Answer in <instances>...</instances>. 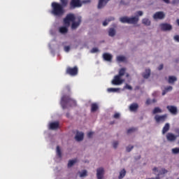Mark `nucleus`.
<instances>
[{
    "label": "nucleus",
    "mask_w": 179,
    "mask_h": 179,
    "mask_svg": "<svg viewBox=\"0 0 179 179\" xmlns=\"http://www.w3.org/2000/svg\"><path fill=\"white\" fill-rule=\"evenodd\" d=\"M127 69L125 68H122L119 70L118 74L113 77L111 80L112 85L115 86H119V85H122L124 82V79L122 78L126 73Z\"/></svg>",
    "instance_id": "nucleus-1"
},
{
    "label": "nucleus",
    "mask_w": 179,
    "mask_h": 179,
    "mask_svg": "<svg viewBox=\"0 0 179 179\" xmlns=\"http://www.w3.org/2000/svg\"><path fill=\"white\" fill-rule=\"evenodd\" d=\"M60 104L62 105L63 110H64V108H66L67 104H69L70 107H76V106H77V102L76 100L71 99L69 95H63L62 96Z\"/></svg>",
    "instance_id": "nucleus-2"
},
{
    "label": "nucleus",
    "mask_w": 179,
    "mask_h": 179,
    "mask_svg": "<svg viewBox=\"0 0 179 179\" xmlns=\"http://www.w3.org/2000/svg\"><path fill=\"white\" fill-rule=\"evenodd\" d=\"M64 12V8L60 3L56 2L52 3V14L56 16H62Z\"/></svg>",
    "instance_id": "nucleus-3"
},
{
    "label": "nucleus",
    "mask_w": 179,
    "mask_h": 179,
    "mask_svg": "<svg viewBox=\"0 0 179 179\" xmlns=\"http://www.w3.org/2000/svg\"><path fill=\"white\" fill-rule=\"evenodd\" d=\"M66 74L70 76H77L78 74V68L77 66L73 67H67L66 69Z\"/></svg>",
    "instance_id": "nucleus-4"
},
{
    "label": "nucleus",
    "mask_w": 179,
    "mask_h": 179,
    "mask_svg": "<svg viewBox=\"0 0 179 179\" xmlns=\"http://www.w3.org/2000/svg\"><path fill=\"white\" fill-rule=\"evenodd\" d=\"M76 16L73 13H69L66 15V17L64 18V23L65 25L69 26L71 22H73L74 20H76Z\"/></svg>",
    "instance_id": "nucleus-5"
},
{
    "label": "nucleus",
    "mask_w": 179,
    "mask_h": 179,
    "mask_svg": "<svg viewBox=\"0 0 179 179\" xmlns=\"http://www.w3.org/2000/svg\"><path fill=\"white\" fill-rule=\"evenodd\" d=\"M82 6V3L80 0H71L69 3V8L71 9H74Z\"/></svg>",
    "instance_id": "nucleus-6"
},
{
    "label": "nucleus",
    "mask_w": 179,
    "mask_h": 179,
    "mask_svg": "<svg viewBox=\"0 0 179 179\" xmlns=\"http://www.w3.org/2000/svg\"><path fill=\"white\" fill-rule=\"evenodd\" d=\"M167 118V115H157L155 116V120L156 121L157 123H164L165 122Z\"/></svg>",
    "instance_id": "nucleus-7"
},
{
    "label": "nucleus",
    "mask_w": 179,
    "mask_h": 179,
    "mask_svg": "<svg viewBox=\"0 0 179 179\" xmlns=\"http://www.w3.org/2000/svg\"><path fill=\"white\" fill-rule=\"evenodd\" d=\"M81 22H82L81 17H77L73 22H72V24L71 26V29H77L80 26Z\"/></svg>",
    "instance_id": "nucleus-8"
},
{
    "label": "nucleus",
    "mask_w": 179,
    "mask_h": 179,
    "mask_svg": "<svg viewBox=\"0 0 179 179\" xmlns=\"http://www.w3.org/2000/svg\"><path fill=\"white\" fill-rule=\"evenodd\" d=\"M167 110L171 113V114H173V115H176L178 114V108L174 106H166Z\"/></svg>",
    "instance_id": "nucleus-9"
},
{
    "label": "nucleus",
    "mask_w": 179,
    "mask_h": 179,
    "mask_svg": "<svg viewBox=\"0 0 179 179\" xmlns=\"http://www.w3.org/2000/svg\"><path fill=\"white\" fill-rule=\"evenodd\" d=\"M159 27L162 31H170L172 29V26L167 23H162Z\"/></svg>",
    "instance_id": "nucleus-10"
},
{
    "label": "nucleus",
    "mask_w": 179,
    "mask_h": 179,
    "mask_svg": "<svg viewBox=\"0 0 179 179\" xmlns=\"http://www.w3.org/2000/svg\"><path fill=\"white\" fill-rule=\"evenodd\" d=\"M103 175H104V169L103 168H99L96 169L97 179H103Z\"/></svg>",
    "instance_id": "nucleus-11"
},
{
    "label": "nucleus",
    "mask_w": 179,
    "mask_h": 179,
    "mask_svg": "<svg viewBox=\"0 0 179 179\" xmlns=\"http://www.w3.org/2000/svg\"><path fill=\"white\" fill-rule=\"evenodd\" d=\"M83 139H84V134L83 132L77 131L75 136V140L78 142H80L83 141Z\"/></svg>",
    "instance_id": "nucleus-12"
},
{
    "label": "nucleus",
    "mask_w": 179,
    "mask_h": 179,
    "mask_svg": "<svg viewBox=\"0 0 179 179\" xmlns=\"http://www.w3.org/2000/svg\"><path fill=\"white\" fill-rule=\"evenodd\" d=\"M165 17V15L163 12H157L154 14L153 15V18L155 20H162V19H164Z\"/></svg>",
    "instance_id": "nucleus-13"
},
{
    "label": "nucleus",
    "mask_w": 179,
    "mask_h": 179,
    "mask_svg": "<svg viewBox=\"0 0 179 179\" xmlns=\"http://www.w3.org/2000/svg\"><path fill=\"white\" fill-rule=\"evenodd\" d=\"M109 1L110 0H99L97 8L99 9L103 8Z\"/></svg>",
    "instance_id": "nucleus-14"
},
{
    "label": "nucleus",
    "mask_w": 179,
    "mask_h": 179,
    "mask_svg": "<svg viewBox=\"0 0 179 179\" xmlns=\"http://www.w3.org/2000/svg\"><path fill=\"white\" fill-rule=\"evenodd\" d=\"M59 122H52L50 124V130H57L59 129Z\"/></svg>",
    "instance_id": "nucleus-15"
},
{
    "label": "nucleus",
    "mask_w": 179,
    "mask_h": 179,
    "mask_svg": "<svg viewBox=\"0 0 179 179\" xmlns=\"http://www.w3.org/2000/svg\"><path fill=\"white\" fill-rule=\"evenodd\" d=\"M176 138H177L176 136H175L172 133H168L166 135V139L169 141H174L176 140Z\"/></svg>",
    "instance_id": "nucleus-16"
},
{
    "label": "nucleus",
    "mask_w": 179,
    "mask_h": 179,
    "mask_svg": "<svg viewBox=\"0 0 179 179\" xmlns=\"http://www.w3.org/2000/svg\"><path fill=\"white\" fill-rule=\"evenodd\" d=\"M139 20L138 17H129L128 24H136Z\"/></svg>",
    "instance_id": "nucleus-17"
},
{
    "label": "nucleus",
    "mask_w": 179,
    "mask_h": 179,
    "mask_svg": "<svg viewBox=\"0 0 179 179\" xmlns=\"http://www.w3.org/2000/svg\"><path fill=\"white\" fill-rule=\"evenodd\" d=\"M103 59H105L107 62H111L112 59H113V56L108 53H103Z\"/></svg>",
    "instance_id": "nucleus-18"
},
{
    "label": "nucleus",
    "mask_w": 179,
    "mask_h": 179,
    "mask_svg": "<svg viewBox=\"0 0 179 179\" xmlns=\"http://www.w3.org/2000/svg\"><path fill=\"white\" fill-rule=\"evenodd\" d=\"M151 71L150 69H145V72L143 73V78L144 79H148L150 76Z\"/></svg>",
    "instance_id": "nucleus-19"
},
{
    "label": "nucleus",
    "mask_w": 179,
    "mask_h": 179,
    "mask_svg": "<svg viewBox=\"0 0 179 179\" xmlns=\"http://www.w3.org/2000/svg\"><path fill=\"white\" fill-rule=\"evenodd\" d=\"M170 129V124L169 123H166L164 127L162 129V134H165Z\"/></svg>",
    "instance_id": "nucleus-20"
},
{
    "label": "nucleus",
    "mask_w": 179,
    "mask_h": 179,
    "mask_svg": "<svg viewBox=\"0 0 179 179\" xmlns=\"http://www.w3.org/2000/svg\"><path fill=\"white\" fill-rule=\"evenodd\" d=\"M138 108V105L137 103H132L129 106L130 111H136Z\"/></svg>",
    "instance_id": "nucleus-21"
},
{
    "label": "nucleus",
    "mask_w": 179,
    "mask_h": 179,
    "mask_svg": "<svg viewBox=\"0 0 179 179\" xmlns=\"http://www.w3.org/2000/svg\"><path fill=\"white\" fill-rule=\"evenodd\" d=\"M99 108V106L97 103H92L91 104V112L92 113H95V111H97Z\"/></svg>",
    "instance_id": "nucleus-22"
},
{
    "label": "nucleus",
    "mask_w": 179,
    "mask_h": 179,
    "mask_svg": "<svg viewBox=\"0 0 179 179\" xmlns=\"http://www.w3.org/2000/svg\"><path fill=\"white\" fill-rule=\"evenodd\" d=\"M116 34V31L114 28H110L108 30V36L113 37Z\"/></svg>",
    "instance_id": "nucleus-23"
},
{
    "label": "nucleus",
    "mask_w": 179,
    "mask_h": 179,
    "mask_svg": "<svg viewBox=\"0 0 179 179\" xmlns=\"http://www.w3.org/2000/svg\"><path fill=\"white\" fill-rule=\"evenodd\" d=\"M168 82L169 83H175V82H177V78L176 76H170Z\"/></svg>",
    "instance_id": "nucleus-24"
},
{
    "label": "nucleus",
    "mask_w": 179,
    "mask_h": 179,
    "mask_svg": "<svg viewBox=\"0 0 179 179\" xmlns=\"http://www.w3.org/2000/svg\"><path fill=\"white\" fill-rule=\"evenodd\" d=\"M126 170L125 169H122L120 172V175L118 176V179H122L125 177L126 176Z\"/></svg>",
    "instance_id": "nucleus-25"
},
{
    "label": "nucleus",
    "mask_w": 179,
    "mask_h": 179,
    "mask_svg": "<svg viewBox=\"0 0 179 179\" xmlns=\"http://www.w3.org/2000/svg\"><path fill=\"white\" fill-rule=\"evenodd\" d=\"M162 113V110L159 107H155L152 110V114H158Z\"/></svg>",
    "instance_id": "nucleus-26"
},
{
    "label": "nucleus",
    "mask_w": 179,
    "mask_h": 179,
    "mask_svg": "<svg viewBox=\"0 0 179 179\" xmlns=\"http://www.w3.org/2000/svg\"><path fill=\"white\" fill-rule=\"evenodd\" d=\"M142 23L146 25V26H150V24H151V22H150V20L149 19H148V18H144V19H143V20H142Z\"/></svg>",
    "instance_id": "nucleus-27"
},
{
    "label": "nucleus",
    "mask_w": 179,
    "mask_h": 179,
    "mask_svg": "<svg viewBox=\"0 0 179 179\" xmlns=\"http://www.w3.org/2000/svg\"><path fill=\"white\" fill-rule=\"evenodd\" d=\"M59 31H60L62 34H66L68 32V28L66 27H62L59 28Z\"/></svg>",
    "instance_id": "nucleus-28"
},
{
    "label": "nucleus",
    "mask_w": 179,
    "mask_h": 179,
    "mask_svg": "<svg viewBox=\"0 0 179 179\" xmlns=\"http://www.w3.org/2000/svg\"><path fill=\"white\" fill-rule=\"evenodd\" d=\"M77 162V159L69 160L68 162V168L72 167Z\"/></svg>",
    "instance_id": "nucleus-29"
},
{
    "label": "nucleus",
    "mask_w": 179,
    "mask_h": 179,
    "mask_svg": "<svg viewBox=\"0 0 179 179\" xmlns=\"http://www.w3.org/2000/svg\"><path fill=\"white\" fill-rule=\"evenodd\" d=\"M168 173V171L166 169H162L159 173H157L158 176H160L162 175H164Z\"/></svg>",
    "instance_id": "nucleus-30"
},
{
    "label": "nucleus",
    "mask_w": 179,
    "mask_h": 179,
    "mask_svg": "<svg viewBox=\"0 0 179 179\" xmlns=\"http://www.w3.org/2000/svg\"><path fill=\"white\" fill-rule=\"evenodd\" d=\"M115 20V18L111 17L108 18V20H104V21L103 22V26H106V25H108V24L109 22L113 21V20Z\"/></svg>",
    "instance_id": "nucleus-31"
},
{
    "label": "nucleus",
    "mask_w": 179,
    "mask_h": 179,
    "mask_svg": "<svg viewBox=\"0 0 179 179\" xmlns=\"http://www.w3.org/2000/svg\"><path fill=\"white\" fill-rule=\"evenodd\" d=\"M157 102V100L155 99L151 100L150 99H148L145 101V104L147 106H150V104H152V103H156Z\"/></svg>",
    "instance_id": "nucleus-32"
},
{
    "label": "nucleus",
    "mask_w": 179,
    "mask_h": 179,
    "mask_svg": "<svg viewBox=\"0 0 179 179\" xmlns=\"http://www.w3.org/2000/svg\"><path fill=\"white\" fill-rule=\"evenodd\" d=\"M120 21L123 23H129V17H122L120 18Z\"/></svg>",
    "instance_id": "nucleus-33"
},
{
    "label": "nucleus",
    "mask_w": 179,
    "mask_h": 179,
    "mask_svg": "<svg viewBox=\"0 0 179 179\" xmlns=\"http://www.w3.org/2000/svg\"><path fill=\"white\" fill-rule=\"evenodd\" d=\"M60 2H62V7L64 9L65 7L68 5V0H60Z\"/></svg>",
    "instance_id": "nucleus-34"
},
{
    "label": "nucleus",
    "mask_w": 179,
    "mask_h": 179,
    "mask_svg": "<svg viewBox=\"0 0 179 179\" xmlns=\"http://www.w3.org/2000/svg\"><path fill=\"white\" fill-rule=\"evenodd\" d=\"M56 151L57 152V156H59V157H62V152L59 145L56 148Z\"/></svg>",
    "instance_id": "nucleus-35"
},
{
    "label": "nucleus",
    "mask_w": 179,
    "mask_h": 179,
    "mask_svg": "<svg viewBox=\"0 0 179 179\" xmlns=\"http://www.w3.org/2000/svg\"><path fill=\"white\" fill-rule=\"evenodd\" d=\"M87 176V171L86 170H83L82 173L80 174V178H84Z\"/></svg>",
    "instance_id": "nucleus-36"
},
{
    "label": "nucleus",
    "mask_w": 179,
    "mask_h": 179,
    "mask_svg": "<svg viewBox=\"0 0 179 179\" xmlns=\"http://www.w3.org/2000/svg\"><path fill=\"white\" fill-rule=\"evenodd\" d=\"M136 131H137L136 128H130L127 130V134H129L135 132Z\"/></svg>",
    "instance_id": "nucleus-37"
},
{
    "label": "nucleus",
    "mask_w": 179,
    "mask_h": 179,
    "mask_svg": "<svg viewBox=\"0 0 179 179\" xmlns=\"http://www.w3.org/2000/svg\"><path fill=\"white\" fill-rule=\"evenodd\" d=\"M117 60L118 62H124L125 57L124 56H118V57H117Z\"/></svg>",
    "instance_id": "nucleus-38"
},
{
    "label": "nucleus",
    "mask_w": 179,
    "mask_h": 179,
    "mask_svg": "<svg viewBox=\"0 0 179 179\" xmlns=\"http://www.w3.org/2000/svg\"><path fill=\"white\" fill-rule=\"evenodd\" d=\"M172 152L174 155L179 154V148H175L172 149Z\"/></svg>",
    "instance_id": "nucleus-39"
},
{
    "label": "nucleus",
    "mask_w": 179,
    "mask_h": 179,
    "mask_svg": "<svg viewBox=\"0 0 179 179\" xmlns=\"http://www.w3.org/2000/svg\"><path fill=\"white\" fill-rule=\"evenodd\" d=\"M118 145H119L118 141H114L113 143V148L116 149L117 148Z\"/></svg>",
    "instance_id": "nucleus-40"
},
{
    "label": "nucleus",
    "mask_w": 179,
    "mask_h": 179,
    "mask_svg": "<svg viewBox=\"0 0 179 179\" xmlns=\"http://www.w3.org/2000/svg\"><path fill=\"white\" fill-rule=\"evenodd\" d=\"M134 149V146H128L126 148V151L127 152H130Z\"/></svg>",
    "instance_id": "nucleus-41"
},
{
    "label": "nucleus",
    "mask_w": 179,
    "mask_h": 179,
    "mask_svg": "<svg viewBox=\"0 0 179 179\" xmlns=\"http://www.w3.org/2000/svg\"><path fill=\"white\" fill-rule=\"evenodd\" d=\"M124 89H127L128 90H132V87L128 84H126Z\"/></svg>",
    "instance_id": "nucleus-42"
},
{
    "label": "nucleus",
    "mask_w": 179,
    "mask_h": 179,
    "mask_svg": "<svg viewBox=\"0 0 179 179\" xmlns=\"http://www.w3.org/2000/svg\"><path fill=\"white\" fill-rule=\"evenodd\" d=\"M120 114L118 113H115L114 115H113V118H115L116 120H117L118 118H120Z\"/></svg>",
    "instance_id": "nucleus-43"
},
{
    "label": "nucleus",
    "mask_w": 179,
    "mask_h": 179,
    "mask_svg": "<svg viewBox=\"0 0 179 179\" xmlns=\"http://www.w3.org/2000/svg\"><path fill=\"white\" fill-rule=\"evenodd\" d=\"M70 49H71L70 46H64V51L66 52H69Z\"/></svg>",
    "instance_id": "nucleus-44"
},
{
    "label": "nucleus",
    "mask_w": 179,
    "mask_h": 179,
    "mask_svg": "<svg viewBox=\"0 0 179 179\" xmlns=\"http://www.w3.org/2000/svg\"><path fill=\"white\" fill-rule=\"evenodd\" d=\"M99 52V49L97 48H93L92 50H91V52L92 53H94V52Z\"/></svg>",
    "instance_id": "nucleus-45"
},
{
    "label": "nucleus",
    "mask_w": 179,
    "mask_h": 179,
    "mask_svg": "<svg viewBox=\"0 0 179 179\" xmlns=\"http://www.w3.org/2000/svg\"><path fill=\"white\" fill-rule=\"evenodd\" d=\"M94 133L93 132H89L87 133V138H91L93 136Z\"/></svg>",
    "instance_id": "nucleus-46"
},
{
    "label": "nucleus",
    "mask_w": 179,
    "mask_h": 179,
    "mask_svg": "<svg viewBox=\"0 0 179 179\" xmlns=\"http://www.w3.org/2000/svg\"><path fill=\"white\" fill-rule=\"evenodd\" d=\"M152 171L154 173H158L159 172L158 168L157 167H154L153 169H152Z\"/></svg>",
    "instance_id": "nucleus-47"
},
{
    "label": "nucleus",
    "mask_w": 179,
    "mask_h": 179,
    "mask_svg": "<svg viewBox=\"0 0 179 179\" xmlns=\"http://www.w3.org/2000/svg\"><path fill=\"white\" fill-rule=\"evenodd\" d=\"M174 40H176L177 42H179V36L178 35L175 36Z\"/></svg>",
    "instance_id": "nucleus-48"
},
{
    "label": "nucleus",
    "mask_w": 179,
    "mask_h": 179,
    "mask_svg": "<svg viewBox=\"0 0 179 179\" xmlns=\"http://www.w3.org/2000/svg\"><path fill=\"white\" fill-rule=\"evenodd\" d=\"M163 68H164V64H160V65L159 66V67H158V70H159V71H162V69H163Z\"/></svg>",
    "instance_id": "nucleus-49"
},
{
    "label": "nucleus",
    "mask_w": 179,
    "mask_h": 179,
    "mask_svg": "<svg viewBox=\"0 0 179 179\" xmlns=\"http://www.w3.org/2000/svg\"><path fill=\"white\" fill-rule=\"evenodd\" d=\"M107 90H120V88H108Z\"/></svg>",
    "instance_id": "nucleus-50"
},
{
    "label": "nucleus",
    "mask_w": 179,
    "mask_h": 179,
    "mask_svg": "<svg viewBox=\"0 0 179 179\" xmlns=\"http://www.w3.org/2000/svg\"><path fill=\"white\" fill-rule=\"evenodd\" d=\"M136 13L138 16H142L143 15V13L142 11H137Z\"/></svg>",
    "instance_id": "nucleus-51"
},
{
    "label": "nucleus",
    "mask_w": 179,
    "mask_h": 179,
    "mask_svg": "<svg viewBox=\"0 0 179 179\" xmlns=\"http://www.w3.org/2000/svg\"><path fill=\"white\" fill-rule=\"evenodd\" d=\"M65 89H66V90H71V87L69 85H66Z\"/></svg>",
    "instance_id": "nucleus-52"
},
{
    "label": "nucleus",
    "mask_w": 179,
    "mask_h": 179,
    "mask_svg": "<svg viewBox=\"0 0 179 179\" xmlns=\"http://www.w3.org/2000/svg\"><path fill=\"white\" fill-rule=\"evenodd\" d=\"M165 90H173V87L169 86L167 88H166Z\"/></svg>",
    "instance_id": "nucleus-53"
},
{
    "label": "nucleus",
    "mask_w": 179,
    "mask_h": 179,
    "mask_svg": "<svg viewBox=\"0 0 179 179\" xmlns=\"http://www.w3.org/2000/svg\"><path fill=\"white\" fill-rule=\"evenodd\" d=\"M166 3H170V0H163Z\"/></svg>",
    "instance_id": "nucleus-54"
},
{
    "label": "nucleus",
    "mask_w": 179,
    "mask_h": 179,
    "mask_svg": "<svg viewBox=\"0 0 179 179\" xmlns=\"http://www.w3.org/2000/svg\"><path fill=\"white\" fill-rule=\"evenodd\" d=\"M108 92L110 93V92H119V91L118 90H108Z\"/></svg>",
    "instance_id": "nucleus-55"
},
{
    "label": "nucleus",
    "mask_w": 179,
    "mask_h": 179,
    "mask_svg": "<svg viewBox=\"0 0 179 179\" xmlns=\"http://www.w3.org/2000/svg\"><path fill=\"white\" fill-rule=\"evenodd\" d=\"M167 92H168V91H164V92H162V96H164V95L166 94V93H167Z\"/></svg>",
    "instance_id": "nucleus-56"
},
{
    "label": "nucleus",
    "mask_w": 179,
    "mask_h": 179,
    "mask_svg": "<svg viewBox=\"0 0 179 179\" xmlns=\"http://www.w3.org/2000/svg\"><path fill=\"white\" fill-rule=\"evenodd\" d=\"M66 117L67 118H69V113H66Z\"/></svg>",
    "instance_id": "nucleus-57"
},
{
    "label": "nucleus",
    "mask_w": 179,
    "mask_h": 179,
    "mask_svg": "<svg viewBox=\"0 0 179 179\" xmlns=\"http://www.w3.org/2000/svg\"><path fill=\"white\" fill-rule=\"evenodd\" d=\"M126 78H129V73H126Z\"/></svg>",
    "instance_id": "nucleus-58"
},
{
    "label": "nucleus",
    "mask_w": 179,
    "mask_h": 179,
    "mask_svg": "<svg viewBox=\"0 0 179 179\" xmlns=\"http://www.w3.org/2000/svg\"><path fill=\"white\" fill-rule=\"evenodd\" d=\"M176 22H177L178 25L179 26V19H178V20H176Z\"/></svg>",
    "instance_id": "nucleus-59"
},
{
    "label": "nucleus",
    "mask_w": 179,
    "mask_h": 179,
    "mask_svg": "<svg viewBox=\"0 0 179 179\" xmlns=\"http://www.w3.org/2000/svg\"><path fill=\"white\" fill-rule=\"evenodd\" d=\"M85 3H88V2H90V0H87L86 1H84Z\"/></svg>",
    "instance_id": "nucleus-60"
},
{
    "label": "nucleus",
    "mask_w": 179,
    "mask_h": 179,
    "mask_svg": "<svg viewBox=\"0 0 179 179\" xmlns=\"http://www.w3.org/2000/svg\"><path fill=\"white\" fill-rule=\"evenodd\" d=\"M155 179H161L159 176L156 177Z\"/></svg>",
    "instance_id": "nucleus-61"
},
{
    "label": "nucleus",
    "mask_w": 179,
    "mask_h": 179,
    "mask_svg": "<svg viewBox=\"0 0 179 179\" xmlns=\"http://www.w3.org/2000/svg\"><path fill=\"white\" fill-rule=\"evenodd\" d=\"M148 179H155V178H148Z\"/></svg>",
    "instance_id": "nucleus-62"
},
{
    "label": "nucleus",
    "mask_w": 179,
    "mask_h": 179,
    "mask_svg": "<svg viewBox=\"0 0 179 179\" xmlns=\"http://www.w3.org/2000/svg\"><path fill=\"white\" fill-rule=\"evenodd\" d=\"M178 134H179V129H178Z\"/></svg>",
    "instance_id": "nucleus-63"
},
{
    "label": "nucleus",
    "mask_w": 179,
    "mask_h": 179,
    "mask_svg": "<svg viewBox=\"0 0 179 179\" xmlns=\"http://www.w3.org/2000/svg\"><path fill=\"white\" fill-rule=\"evenodd\" d=\"M178 179H179V178H178Z\"/></svg>",
    "instance_id": "nucleus-64"
}]
</instances>
